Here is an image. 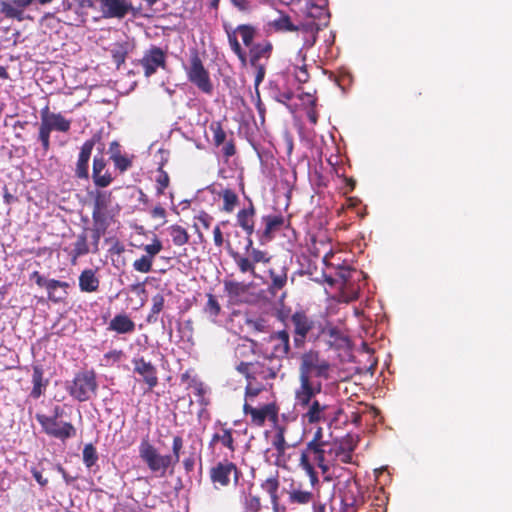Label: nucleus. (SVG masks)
<instances>
[{
  "instance_id": "nucleus-14",
  "label": "nucleus",
  "mask_w": 512,
  "mask_h": 512,
  "mask_svg": "<svg viewBox=\"0 0 512 512\" xmlns=\"http://www.w3.org/2000/svg\"><path fill=\"white\" fill-rule=\"evenodd\" d=\"M243 413L250 416V424L255 427H262L267 419L271 422L278 420V408L274 403L264 404L258 408L250 403H244Z\"/></svg>"
},
{
  "instance_id": "nucleus-44",
  "label": "nucleus",
  "mask_w": 512,
  "mask_h": 512,
  "mask_svg": "<svg viewBox=\"0 0 512 512\" xmlns=\"http://www.w3.org/2000/svg\"><path fill=\"white\" fill-rule=\"evenodd\" d=\"M313 500V493L301 489H293L289 492V502L292 504H308Z\"/></svg>"
},
{
  "instance_id": "nucleus-24",
  "label": "nucleus",
  "mask_w": 512,
  "mask_h": 512,
  "mask_svg": "<svg viewBox=\"0 0 512 512\" xmlns=\"http://www.w3.org/2000/svg\"><path fill=\"white\" fill-rule=\"evenodd\" d=\"M106 165L107 163L103 155H96L93 158L92 179L97 187L105 188L113 181L111 173L106 170Z\"/></svg>"
},
{
  "instance_id": "nucleus-28",
  "label": "nucleus",
  "mask_w": 512,
  "mask_h": 512,
  "mask_svg": "<svg viewBox=\"0 0 512 512\" xmlns=\"http://www.w3.org/2000/svg\"><path fill=\"white\" fill-rule=\"evenodd\" d=\"M108 330L118 334H130L135 331V323L127 314H117L109 322Z\"/></svg>"
},
{
  "instance_id": "nucleus-47",
  "label": "nucleus",
  "mask_w": 512,
  "mask_h": 512,
  "mask_svg": "<svg viewBox=\"0 0 512 512\" xmlns=\"http://www.w3.org/2000/svg\"><path fill=\"white\" fill-rule=\"evenodd\" d=\"M272 446L277 452V459L284 457L286 450L290 445L286 441V437L280 433H274L272 438Z\"/></svg>"
},
{
  "instance_id": "nucleus-3",
  "label": "nucleus",
  "mask_w": 512,
  "mask_h": 512,
  "mask_svg": "<svg viewBox=\"0 0 512 512\" xmlns=\"http://www.w3.org/2000/svg\"><path fill=\"white\" fill-rule=\"evenodd\" d=\"M330 368V363L321 358L318 351L311 349L303 353L300 358L298 388H313L315 385H322L321 382L314 381L313 377L329 379Z\"/></svg>"
},
{
  "instance_id": "nucleus-59",
  "label": "nucleus",
  "mask_w": 512,
  "mask_h": 512,
  "mask_svg": "<svg viewBox=\"0 0 512 512\" xmlns=\"http://www.w3.org/2000/svg\"><path fill=\"white\" fill-rule=\"evenodd\" d=\"M195 220H197L205 229H209L213 222V217L206 211L202 210L195 216Z\"/></svg>"
},
{
  "instance_id": "nucleus-38",
  "label": "nucleus",
  "mask_w": 512,
  "mask_h": 512,
  "mask_svg": "<svg viewBox=\"0 0 512 512\" xmlns=\"http://www.w3.org/2000/svg\"><path fill=\"white\" fill-rule=\"evenodd\" d=\"M167 231L175 246H183L189 242L190 235L181 225L173 224L167 228Z\"/></svg>"
},
{
  "instance_id": "nucleus-21",
  "label": "nucleus",
  "mask_w": 512,
  "mask_h": 512,
  "mask_svg": "<svg viewBox=\"0 0 512 512\" xmlns=\"http://www.w3.org/2000/svg\"><path fill=\"white\" fill-rule=\"evenodd\" d=\"M104 18L123 19L132 9L128 0H96Z\"/></svg>"
},
{
  "instance_id": "nucleus-8",
  "label": "nucleus",
  "mask_w": 512,
  "mask_h": 512,
  "mask_svg": "<svg viewBox=\"0 0 512 512\" xmlns=\"http://www.w3.org/2000/svg\"><path fill=\"white\" fill-rule=\"evenodd\" d=\"M245 251L246 255L239 252H232L230 255L242 274L248 273L252 277H257L256 264L268 263L270 256L266 251L254 248L252 239H248L245 245Z\"/></svg>"
},
{
  "instance_id": "nucleus-33",
  "label": "nucleus",
  "mask_w": 512,
  "mask_h": 512,
  "mask_svg": "<svg viewBox=\"0 0 512 512\" xmlns=\"http://www.w3.org/2000/svg\"><path fill=\"white\" fill-rule=\"evenodd\" d=\"M100 280L92 269H85L79 276V288L82 292L93 293L99 288Z\"/></svg>"
},
{
  "instance_id": "nucleus-11",
  "label": "nucleus",
  "mask_w": 512,
  "mask_h": 512,
  "mask_svg": "<svg viewBox=\"0 0 512 512\" xmlns=\"http://www.w3.org/2000/svg\"><path fill=\"white\" fill-rule=\"evenodd\" d=\"M35 418L41 425L42 431L50 437L64 442L76 436V428L71 422L60 421L41 413H37Z\"/></svg>"
},
{
  "instance_id": "nucleus-48",
  "label": "nucleus",
  "mask_w": 512,
  "mask_h": 512,
  "mask_svg": "<svg viewBox=\"0 0 512 512\" xmlns=\"http://www.w3.org/2000/svg\"><path fill=\"white\" fill-rule=\"evenodd\" d=\"M83 463L87 468H91L98 461V454L96 448L92 443H88L84 446L82 451Z\"/></svg>"
},
{
  "instance_id": "nucleus-27",
  "label": "nucleus",
  "mask_w": 512,
  "mask_h": 512,
  "mask_svg": "<svg viewBox=\"0 0 512 512\" xmlns=\"http://www.w3.org/2000/svg\"><path fill=\"white\" fill-rule=\"evenodd\" d=\"M63 250L70 257L71 263L76 264L79 257L87 255L90 252L86 232L84 231L77 235L76 241L73 243L72 248L65 247Z\"/></svg>"
},
{
  "instance_id": "nucleus-31",
  "label": "nucleus",
  "mask_w": 512,
  "mask_h": 512,
  "mask_svg": "<svg viewBox=\"0 0 512 512\" xmlns=\"http://www.w3.org/2000/svg\"><path fill=\"white\" fill-rule=\"evenodd\" d=\"M280 487L278 472L274 475L268 477L265 481L261 483V488L266 491L271 500L272 510H278L280 506V496L278 495V490Z\"/></svg>"
},
{
  "instance_id": "nucleus-53",
  "label": "nucleus",
  "mask_w": 512,
  "mask_h": 512,
  "mask_svg": "<svg viewBox=\"0 0 512 512\" xmlns=\"http://www.w3.org/2000/svg\"><path fill=\"white\" fill-rule=\"evenodd\" d=\"M30 279H34L39 287H45L46 290H52L53 286L60 285L59 280L56 279H45L38 271H34L30 275Z\"/></svg>"
},
{
  "instance_id": "nucleus-56",
  "label": "nucleus",
  "mask_w": 512,
  "mask_h": 512,
  "mask_svg": "<svg viewBox=\"0 0 512 512\" xmlns=\"http://www.w3.org/2000/svg\"><path fill=\"white\" fill-rule=\"evenodd\" d=\"M146 252L145 256L154 261L155 256L163 249L162 242L155 238L151 244H147L143 247Z\"/></svg>"
},
{
  "instance_id": "nucleus-13",
  "label": "nucleus",
  "mask_w": 512,
  "mask_h": 512,
  "mask_svg": "<svg viewBox=\"0 0 512 512\" xmlns=\"http://www.w3.org/2000/svg\"><path fill=\"white\" fill-rule=\"evenodd\" d=\"M293 326V343L296 348L304 347L308 335L315 328V321L304 311H296L290 317Z\"/></svg>"
},
{
  "instance_id": "nucleus-60",
  "label": "nucleus",
  "mask_w": 512,
  "mask_h": 512,
  "mask_svg": "<svg viewBox=\"0 0 512 512\" xmlns=\"http://www.w3.org/2000/svg\"><path fill=\"white\" fill-rule=\"evenodd\" d=\"M150 216L153 219L161 220L162 224L166 223L167 212L165 208L162 207L160 204L156 205L153 209H151Z\"/></svg>"
},
{
  "instance_id": "nucleus-17",
  "label": "nucleus",
  "mask_w": 512,
  "mask_h": 512,
  "mask_svg": "<svg viewBox=\"0 0 512 512\" xmlns=\"http://www.w3.org/2000/svg\"><path fill=\"white\" fill-rule=\"evenodd\" d=\"M253 380L268 381L275 379L282 368V363L271 357H265L263 361L253 362Z\"/></svg>"
},
{
  "instance_id": "nucleus-42",
  "label": "nucleus",
  "mask_w": 512,
  "mask_h": 512,
  "mask_svg": "<svg viewBox=\"0 0 512 512\" xmlns=\"http://www.w3.org/2000/svg\"><path fill=\"white\" fill-rule=\"evenodd\" d=\"M209 130L213 135V144L220 147L227 140V133L223 128L221 121H212L209 125Z\"/></svg>"
},
{
  "instance_id": "nucleus-4",
  "label": "nucleus",
  "mask_w": 512,
  "mask_h": 512,
  "mask_svg": "<svg viewBox=\"0 0 512 512\" xmlns=\"http://www.w3.org/2000/svg\"><path fill=\"white\" fill-rule=\"evenodd\" d=\"M67 391L72 398L79 402H86L96 397L98 382L95 371L90 369L77 372L67 386Z\"/></svg>"
},
{
  "instance_id": "nucleus-26",
  "label": "nucleus",
  "mask_w": 512,
  "mask_h": 512,
  "mask_svg": "<svg viewBox=\"0 0 512 512\" xmlns=\"http://www.w3.org/2000/svg\"><path fill=\"white\" fill-rule=\"evenodd\" d=\"M269 277L271 283L268 290L271 294L276 295V293L282 290L287 284L288 267L285 264H276L269 269Z\"/></svg>"
},
{
  "instance_id": "nucleus-5",
  "label": "nucleus",
  "mask_w": 512,
  "mask_h": 512,
  "mask_svg": "<svg viewBox=\"0 0 512 512\" xmlns=\"http://www.w3.org/2000/svg\"><path fill=\"white\" fill-rule=\"evenodd\" d=\"M187 79L195 85L198 90L206 95H212L214 86L209 71L205 68L198 50L190 52L188 65L184 67Z\"/></svg>"
},
{
  "instance_id": "nucleus-6",
  "label": "nucleus",
  "mask_w": 512,
  "mask_h": 512,
  "mask_svg": "<svg viewBox=\"0 0 512 512\" xmlns=\"http://www.w3.org/2000/svg\"><path fill=\"white\" fill-rule=\"evenodd\" d=\"M273 51V45L270 41L265 40L263 42L256 43L249 48L247 54V64L255 70L254 85L256 92L259 95L258 87L263 82L266 75V67L269 59L271 58Z\"/></svg>"
},
{
  "instance_id": "nucleus-25",
  "label": "nucleus",
  "mask_w": 512,
  "mask_h": 512,
  "mask_svg": "<svg viewBox=\"0 0 512 512\" xmlns=\"http://www.w3.org/2000/svg\"><path fill=\"white\" fill-rule=\"evenodd\" d=\"M256 208L251 200L247 207L240 209L236 215L237 225L247 234V240L255 232Z\"/></svg>"
},
{
  "instance_id": "nucleus-22",
  "label": "nucleus",
  "mask_w": 512,
  "mask_h": 512,
  "mask_svg": "<svg viewBox=\"0 0 512 512\" xmlns=\"http://www.w3.org/2000/svg\"><path fill=\"white\" fill-rule=\"evenodd\" d=\"M41 123L51 131L67 133L71 128V120L65 118L61 113L50 112L49 106L40 111Z\"/></svg>"
},
{
  "instance_id": "nucleus-46",
  "label": "nucleus",
  "mask_w": 512,
  "mask_h": 512,
  "mask_svg": "<svg viewBox=\"0 0 512 512\" xmlns=\"http://www.w3.org/2000/svg\"><path fill=\"white\" fill-rule=\"evenodd\" d=\"M263 390L265 386L256 380H249L245 387V402L253 401Z\"/></svg>"
},
{
  "instance_id": "nucleus-18",
  "label": "nucleus",
  "mask_w": 512,
  "mask_h": 512,
  "mask_svg": "<svg viewBox=\"0 0 512 512\" xmlns=\"http://www.w3.org/2000/svg\"><path fill=\"white\" fill-rule=\"evenodd\" d=\"M271 354L269 357L280 363L290 352V335L286 330H280L270 335Z\"/></svg>"
},
{
  "instance_id": "nucleus-54",
  "label": "nucleus",
  "mask_w": 512,
  "mask_h": 512,
  "mask_svg": "<svg viewBox=\"0 0 512 512\" xmlns=\"http://www.w3.org/2000/svg\"><path fill=\"white\" fill-rule=\"evenodd\" d=\"M111 159L113 160L115 167L120 172H125L132 166V161L121 154H113Z\"/></svg>"
},
{
  "instance_id": "nucleus-49",
  "label": "nucleus",
  "mask_w": 512,
  "mask_h": 512,
  "mask_svg": "<svg viewBox=\"0 0 512 512\" xmlns=\"http://www.w3.org/2000/svg\"><path fill=\"white\" fill-rule=\"evenodd\" d=\"M109 196L104 192H98L95 201H94V209L92 212V216L94 214H98L101 220H107L103 210L107 207Z\"/></svg>"
},
{
  "instance_id": "nucleus-1",
  "label": "nucleus",
  "mask_w": 512,
  "mask_h": 512,
  "mask_svg": "<svg viewBox=\"0 0 512 512\" xmlns=\"http://www.w3.org/2000/svg\"><path fill=\"white\" fill-rule=\"evenodd\" d=\"M322 390V385H315L313 388L295 389V406L304 410L302 413L303 422L312 425L321 422L332 423L342 414V409L331 406L326 401L316 398Z\"/></svg>"
},
{
  "instance_id": "nucleus-12",
  "label": "nucleus",
  "mask_w": 512,
  "mask_h": 512,
  "mask_svg": "<svg viewBox=\"0 0 512 512\" xmlns=\"http://www.w3.org/2000/svg\"><path fill=\"white\" fill-rule=\"evenodd\" d=\"M340 512H379L368 511L363 505V498L360 494V488L356 482H347L339 491Z\"/></svg>"
},
{
  "instance_id": "nucleus-35",
  "label": "nucleus",
  "mask_w": 512,
  "mask_h": 512,
  "mask_svg": "<svg viewBox=\"0 0 512 512\" xmlns=\"http://www.w3.org/2000/svg\"><path fill=\"white\" fill-rule=\"evenodd\" d=\"M224 290L232 301H240L241 298L248 292L249 285L244 282L237 281H224Z\"/></svg>"
},
{
  "instance_id": "nucleus-2",
  "label": "nucleus",
  "mask_w": 512,
  "mask_h": 512,
  "mask_svg": "<svg viewBox=\"0 0 512 512\" xmlns=\"http://www.w3.org/2000/svg\"><path fill=\"white\" fill-rule=\"evenodd\" d=\"M183 438L180 435L173 437L172 454L162 455L158 449L149 441L148 437L141 440L139 445V456L147 465L148 469L163 477L170 467H174L180 459L183 448Z\"/></svg>"
},
{
  "instance_id": "nucleus-62",
  "label": "nucleus",
  "mask_w": 512,
  "mask_h": 512,
  "mask_svg": "<svg viewBox=\"0 0 512 512\" xmlns=\"http://www.w3.org/2000/svg\"><path fill=\"white\" fill-rule=\"evenodd\" d=\"M182 464L186 473L193 472L196 464L195 454L191 453L189 456L184 458Z\"/></svg>"
},
{
  "instance_id": "nucleus-32",
  "label": "nucleus",
  "mask_w": 512,
  "mask_h": 512,
  "mask_svg": "<svg viewBox=\"0 0 512 512\" xmlns=\"http://www.w3.org/2000/svg\"><path fill=\"white\" fill-rule=\"evenodd\" d=\"M48 379H44V370L42 365H34L32 373V384L31 397L38 399L46 390L48 386Z\"/></svg>"
},
{
  "instance_id": "nucleus-40",
  "label": "nucleus",
  "mask_w": 512,
  "mask_h": 512,
  "mask_svg": "<svg viewBox=\"0 0 512 512\" xmlns=\"http://www.w3.org/2000/svg\"><path fill=\"white\" fill-rule=\"evenodd\" d=\"M165 298L162 294L158 293L152 297V306L149 314L147 315L146 322L149 324L158 321L159 313L164 309Z\"/></svg>"
},
{
  "instance_id": "nucleus-23",
  "label": "nucleus",
  "mask_w": 512,
  "mask_h": 512,
  "mask_svg": "<svg viewBox=\"0 0 512 512\" xmlns=\"http://www.w3.org/2000/svg\"><path fill=\"white\" fill-rule=\"evenodd\" d=\"M264 224L263 231L259 232V238L262 243L272 240L275 234L285 226V218L282 214H269L262 217Z\"/></svg>"
},
{
  "instance_id": "nucleus-10",
  "label": "nucleus",
  "mask_w": 512,
  "mask_h": 512,
  "mask_svg": "<svg viewBox=\"0 0 512 512\" xmlns=\"http://www.w3.org/2000/svg\"><path fill=\"white\" fill-rule=\"evenodd\" d=\"M227 38L233 53L238 57L242 66L247 65V53L241 47L237 34H239L242 38L243 44L250 48L253 44V40L256 36V28L250 24H241L236 27L234 30H226Z\"/></svg>"
},
{
  "instance_id": "nucleus-19",
  "label": "nucleus",
  "mask_w": 512,
  "mask_h": 512,
  "mask_svg": "<svg viewBox=\"0 0 512 512\" xmlns=\"http://www.w3.org/2000/svg\"><path fill=\"white\" fill-rule=\"evenodd\" d=\"M98 140L99 137L95 135L82 144L75 167V176L77 178L85 180L89 179V160L92 150Z\"/></svg>"
},
{
  "instance_id": "nucleus-36",
  "label": "nucleus",
  "mask_w": 512,
  "mask_h": 512,
  "mask_svg": "<svg viewBox=\"0 0 512 512\" xmlns=\"http://www.w3.org/2000/svg\"><path fill=\"white\" fill-rule=\"evenodd\" d=\"M323 336L327 337V343L333 348H342L347 344L348 339L337 328L327 327L321 330Z\"/></svg>"
},
{
  "instance_id": "nucleus-50",
  "label": "nucleus",
  "mask_w": 512,
  "mask_h": 512,
  "mask_svg": "<svg viewBox=\"0 0 512 512\" xmlns=\"http://www.w3.org/2000/svg\"><path fill=\"white\" fill-rule=\"evenodd\" d=\"M243 506L245 512H260L262 508L261 499L259 496L249 493L244 497Z\"/></svg>"
},
{
  "instance_id": "nucleus-15",
  "label": "nucleus",
  "mask_w": 512,
  "mask_h": 512,
  "mask_svg": "<svg viewBox=\"0 0 512 512\" xmlns=\"http://www.w3.org/2000/svg\"><path fill=\"white\" fill-rule=\"evenodd\" d=\"M133 372L141 377V381L147 386L146 391L151 392L159 384L157 367L144 357L132 359Z\"/></svg>"
},
{
  "instance_id": "nucleus-43",
  "label": "nucleus",
  "mask_w": 512,
  "mask_h": 512,
  "mask_svg": "<svg viewBox=\"0 0 512 512\" xmlns=\"http://www.w3.org/2000/svg\"><path fill=\"white\" fill-rule=\"evenodd\" d=\"M157 177L155 179L156 182V194L158 196H161L164 194L165 189L170 184V177L168 173L164 170V164L161 163L160 166L157 169Z\"/></svg>"
},
{
  "instance_id": "nucleus-55",
  "label": "nucleus",
  "mask_w": 512,
  "mask_h": 512,
  "mask_svg": "<svg viewBox=\"0 0 512 512\" xmlns=\"http://www.w3.org/2000/svg\"><path fill=\"white\" fill-rule=\"evenodd\" d=\"M51 132H52L51 130H49L45 125H43L40 122L38 139L41 142L45 153L50 149V134H51Z\"/></svg>"
},
{
  "instance_id": "nucleus-64",
  "label": "nucleus",
  "mask_w": 512,
  "mask_h": 512,
  "mask_svg": "<svg viewBox=\"0 0 512 512\" xmlns=\"http://www.w3.org/2000/svg\"><path fill=\"white\" fill-rule=\"evenodd\" d=\"M230 2L241 12H249L251 10V5L248 0H230Z\"/></svg>"
},
{
  "instance_id": "nucleus-9",
  "label": "nucleus",
  "mask_w": 512,
  "mask_h": 512,
  "mask_svg": "<svg viewBox=\"0 0 512 512\" xmlns=\"http://www.w3.org/2000/svg\"><path fill=\"white\" fill-rule=\"evenodd\" d=\"M241 476L238 466L228 459L217 462L209 470V478L215 489L225 488L230 484L236 486Z\"/></svg>"
},
{
  "instance_id": "nucleus-37",
  "label": "nucleus",
  "mask_w": 512,
  "mask_h": 512,
  "mask_svg": "<svg viewBox=\"0 0 512 512\" xmlns=\"http://www.w3.org/2000/svg\"><path fill=\"white\" fill-rule=\"evenodd\" d=\"M268 25L275 32H296L300 29L292 23L290 16L284 13H280L279 17L270 21Z\"/></svg>"
},
{
  "instance_id": "nucleus-52",
  "label": "nucleus",
  "mask_w": 512,
  "mask_h": 512,
  "mask_svg": "<svg viewBox=\"0 0 512 512\" xmlns=\"http://www.w3.org/2000/svg\"><path fill=\"white\" fill-rule=\"evenodd\" d=\"M153 260L145 255H142L139 259L133 262V268L135 271L140 273H149L152 270Z\"/></svg>"
},
{
  "instance_id": "nucleus-39",
  "label": "nucleus",
  "mask_w": 512,
  "mask_h": 512,
  "mask_svg": "<svg viewBox=\"0 0 512 512\" xmlns=\"http://www.w3.org/2000/svg\"><path fill=\"white\" fill-rule=\"evenodd\" d=\"M218 195L223 199L222 211L232 213L239 203L236 192L230 188L221 190Z\"/></svg>"
},
{
  "instance_id": "nucleus-45",
  "label": "nucleus",
  "mask_w": 512,
  "mask_h": 512,
  "mask_svg": "<svg viewBox=\"0 0 512 512\" xmlns=\"http://www.w3.org/2000/svg\"><path fill=\"white\" fill-rule=\"evenodd\" d=\"M204 312L213 320H215V318L221 313V305L216 297L211 293L207 294V302L204 306Z\"/></svg>"
},
{
  "instance_id": "nucleus-58",
  "label": "nucleus",
  "mask_w": 512,
  "mask_h": 512,
  "mask_svg": "<svg viewBox=\"0 0 512 512\" xmlns=\"http://www.w3.org/2000/svg\"><path fill=\"white\" fill-rule=\"evenodd\" d=\"M253 362H244V361H241L237 366H236V370L241 373L242 375L245 376V378L247 379V381L249 380H253V374H252V370H253Z\"/></svg>"
},
{
  "instance_id": "nucleus-61",
  "label": "nucleus",
  "mask_w": 512,
  "mask_h": 512,
  "mask_svg": "<svg viewBox=\"0 0 512 512\" xmlns=\"http://www.w3.org/2000/svg\"><path fill=\"white\" fill-rule=\"evenodd\" d=\"M294 75L299 83H306L309 80V74L307 72L306 65L296 67L294 70Z\"/></svg>"
},
{
  "instance_id": "nucleus-30",
  "label": "nucleus",
  "mask_w": 512,
  "mask_h": 512,
  "mask_svg": "<svg viewBox=\"0 0 512 512\" xmlns=\"http://www.w3.org/2000/svg\"><path fill=\"white\" fill-rule=\"evenodd\" d=\"M356 445L353 444L352 440H347L340 443L334 449L329 451V454H334L333 460L336 463L349 464L353 462V452Z\"/></svg>"
},
{
  "instance_id": "nucleus-16",
  "label": "nucleus",
  "mask_w": 512,
  "mask_h": 512,
  "mask_svg": "<svg viewBox=\"0 0 512 512\" xmlns=\"http://www.w3.org/2000/svg\"><path fill=\"white\" fill-rule=\"evenodd\" d=\"M144 75L150 77L157 72L159 68H166V53L157 46H151L143 54L140 60Z\"/></svg>"
},
{
  "instance_id": "nucleus-7",
  "label": "nucleus",
  "mask_w": 512,
  "mask_h": 512,
  "mask_svg": "<svg viewBox=\"0 0 512 512\" xmlns=\"http://www.w3.org/2000/svg\"><path fill=\"white\" fill-rule=\"evenodd\" d=\"M325 446L323 445H315L306 444L305 449L301 452L299 459V466L306 472L309 476L310 482L312 485H315L319 482L318 474L315 471L311 460L314 461L317 466L322 470L323 473L329 471V466L325 460Z\"/></svg>"
},
{
  "instance_id": "nucleus-51",
  "label": "nucleus",
  "mask_w": 512,
  "mask_h": 512,
  "mask_svg": "<svg viewBox=\"0 0 512 512\" xmlns=\"http://www.w3.org/2000/svg\"><path fill=\"white\" fill-rule=\"evenodd\" d=\"M113 63L119 68L125 63L127 57V49L123 45H115L111 50Z\"/></svg>"
},
{
  "instance_id": "nucleus-34",
  "label": "nucleus",
  "mask_w": 512,
  "mask_h": 512,
  "mask_svg": "<svg viewBox=\"0 0 512 512\" xmlns=\"http://www.w3.org/2000/svg\"><path fill=\"white\" fill-rule=\"evenodd\" d=\"M93 229H92V250L91 252L96 254L99 251V242L103 234H105L108 228L107 220H101L100 216L96 213L93 215Z\"/></svg>"
},
{
  "instance_id": "nucleus-29",
  "label": "nucleus",
  "mask_w": 512,
  "mask_h": 512,
  "mask_svg": "<svg viewBox=\"0 0 512 512\" xmlns=\"http://www.w3.org/2000/svg\"><path fill=\"white\" fill-rule=\"evenodd\" d=\"M233 433L234 430L232 428H227L225 424H221L219 431L212 435L210 446L221 443L222 446L226 447L230 452H235L236 446Z\"/></svg>"
},
{
  "instance_id": "nucleus-63",
  "label": "nucleus",
  "mask_w": 512,
  "mask_h": 512,
  "mask_svg": "<svg viewBox=\"0 0 512 512\" xmlns=\"http://www.w3.org/2000/svg\"><path fill=\"white\" fill-rule=\"evenodd\" d=\"M326 446L327 442L323 440V429L318 427L314 432L313 438L307 444Z\"/></svg>"
},
{
  "instance_id": "nucleus-41",
  "label": "nucleus",
  "mask_w": 512,
  "mask_h": 512,
  "mask_svg": "<svg viewBox=\"0 0 512 512\" xmlns=\"http://www.w3.org/2000/svg\"><path fill=\"white\" fill-rule=\"evenodd\" d=\"M59 284L53 286L52 290H47L48 299L54 303L63 302L68 295L69 283L59 280Z\"/></svg>"
},
{
  "instance_id": "nucleus-57",
  "label": "nucleus",
  "mask_w": 512,
  "mask_h": 512,
  "mask_svg": "<svg viewBox=\"0 0 512 512\" xmlns=\"http://www.w3.org/2000/svg\"><path fill=\"white\" fill-rule=\"evenodd\" d=\"M221 146H222V149H221L222 156H223L225 162H228V160L232 156H234L237 152L235 141H234L233 137H231L229 140H226L224 142V144Z\"/></svg>"
},
{
  "instance_id": "nucleus-20",
  "label": "nucleus",
  "mask_w": 512,
  "mask_h": 512,
  "mask_svg": "<svg viewBox=\"0 0 512 512\" xmlns=\"http://www.w3.org/2000/svg\"><path fill=\"white\" fill-rule=\"evenodd\" d=\"M305 14L312 19V22L303 26L306 30L318 32L323 26L328 25L330 14L325 5L310 3L306 6Z\"/></svg>"
}]
</instances>
